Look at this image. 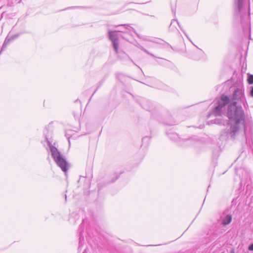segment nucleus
I'll use <instances>...</instances> for the list:
<instances>
[{
    "instance_id": "1a4fd4ad",
    "label": "nucleus",
    "mask_w": 253,
    "mask_h": 253,
    "mask_svg": "<svg viewBox=\"0 0 253 253\" xmlns=\"http://www.w3.org/2000/svg\"><path fill=\"white\" fill-rule=\"evenodd\" d=\"M169 137L173 141H177L179 138L178 135L175 133H169Z\"/></svg>"
},
{
    "instance_id": "4468645a",
    "label": "nucleus",
    "mask_w": 253,
    "mask_h": 253,
    "mask_svg": "<svg viewBox=\"0 0 253 253\" xmlns=\"http://www.w3.org/2000/svg\"><path fill=\"white\" fill-rule=\"evenodd\" d=\"M240 171H242V172H244V174H245V177L248 174L247 173L246 171H245L243 169H239V170H236V172L238 173V172H239Z\"/></svg>"
},
{
    "instance_id": "f8f14e48",
    "label": "nucleus",
    "mask_w": 253,
    "mask_h": 253,
    "mask_svg": "<svg viewBox=\"0 0 253 253\" xmlns=\"http://www.w3.org/2000/svg\"><path fill=\"white\" fill-rule=\"evenodd\" d=\"M161 61H159L158 60H157V62L159 63V64H165L166 62H167L168 61L167 60H166L165 59H163V58H161Z\"/></svg>"
},
{
    "instance_id": "ddd939ff",
    "label": "nucleus",
    "mask_w": 253,
    "mask_h": 253,
    "mask_svg": "<svg viewBox=\"0 0 253 253\" xmlns=\"http://www.w3.org/2000/svg\"><path fill=\"white\" fill-rule=\"evenodd\" d=\"M240 177H241V183L246 184V182L245 181V179L243 174L242 176L240 175Z\"/></svg>"
},
{
    "instance_id": "39448f33",
    "label": "nucleus",
    "mask_w": 253,
    "mask_h": 253,
    "mask_svg": "<svg viewBox=\"0 0 253 253\" xmlns=\"http://www.w3.org/2000/svg\"><path fill=\"white\" fill-rule=\"evenodd\" d=\"M230 102V98L226 95H222L216 104L217 105L214 108L212 113L215 116H221L225 110V106Z\"/></svg>"
},
{
    "instance_id": "aec40b11",
    "label": "nucleus",
    "mask_w": 253,
    "mask_h": 253,
    "mask_svg": "<svg viewBox=\"0 0 253 253\" xmlns=\"http://www.w3.org/2000/svg\"><path fill=\"white\" fill-rule=\"evenodd\" d=\"M81 238L80 237V243H79L80 244V243H81Z\"/></svg>"
},
{
    "instance_id": "dca6fc26",
    "label": "nucleus",
    "mask_w": 253,
    "mask_h": 253,
    "mask_svg": "<svg viewBox=\"0 0 253 253\" xmlns=\"http://www.w3.org/2000/svg\"><path fill=\"white\" fill-rule=\"evenodd\" d=\"M249 250L250 251H253V244L250 245L249 247Z\"/></svg>"
},
{
    "instance_id": "412c9836",
    "label": "nucleus",
    "mask_w": 253,
    "mask_h": 253,
    "mask_svg": "<svg viewBox=\"0 0 253 253\" xmlns=\"http://www.w3.org/2000/svg\"><path fill=\"white\" fill-rule=\"evenodd\" d=\"M184 34H185V35H186V37H187V38H188V36H187V35H186V34L185 33H184Z\"/></svg>"
},
{
    "instance_id": "2eb2a0df",
    "label": "nucleus",
    "mask_w": 253,
    "mask_h": 253,
    "mask_svg": "<svg viewBox=\"0 0 253 253\" xmlns=\"http://www.w3.org/2000/svg\"><path fill=\"white\" fill-rule=\"evenodd\" d=\"M250 94L252 97H253V86L251 87Z\"/></svg>"
},
{
    "instance_id": "9d476101",
    "label": "nucleus",
    "mask_w": 253,
    "mask_h": 253,
    "mask_svg": "<svg viewBox=\"0 0 253 253\" xmlns=\"http://www.w3.org/2000/svg\"><path fill=\"white\" fill-rule=\"evenodd\" d=\"M137 46L140 49H141L142 50H143V51H144L145 53H146L147 54L151 55L152 57H156V56H155L154 55H153V54L150 53L148 50H147L146 49H145L143 47H142V46H141L140 45H137Z\"/></svg>"
},
{
    "instance_id": "f03ea898",
    "label": "nucleus",
    "mask_w": 253,
    "mask_h": 253,
    "mask_svg": "<svg viewBox=\"0 0 253 253\" xmlns=\"http://www.w3.org/2000/svg\"><path fill=\"white\" fill-rule=\"evenodd\" d=\"M234 21L242 25L244 30H251L250 0H234Z\"/></svg>"
},
{
    "instance_id": "423d86ee",
    "label": "nucleus",
    "mask_w": 253,
    "mask_h": 253,
    "mask_svg": "<svg viewBox=\"0 0 253 253\" xmlns=\"http://www.w3.org/2000/svg\"><path fill=\"white\" fill-rule=\"evenodd\" d=\"M18 37L17 35H15L13 36H12L11 37H9L8 36L6 38L2 46L1 50L0 51V54L1 53V51L5 49L6 46L9 43V42L13 40L14 39H16Z\"/></svg>"
},
{
    "instance_id": "9b49d317",
    "label": "nucleus",
    "mask_w": 253,
    "mask_h": 253,
    "mask_svg": "<svg viewBox=\"0 0 253 253\" xmlns=\"http://www.w3.org/2000/svg\"><path fill=\"white\" fill-rule=\"evenodd\" d=\"M248 82L250 84H253V75H249L248 79Z\"/></svg>"
},
{
    "instance_id": "4be33fe9",
    "label": "nucleus",
    "mask_w": 253,
    "mask_h": 253,
    "mask_svg": "<svg viewBox=\"0 0 253 253\" xmlns=\"http://www.w3.org/2000/svg\"><path fill=\"white\" fill-rule=\"evenodd\" d=\"M65 199L66 200V198H67L66 195H65Z\"/></svg>"
},
{
    "instance_id": "f257e3e1",
    "label": "nucleus",
    "mask_w": 253,
    "mask_h": 253,
    "mask_svg": "<svg viewBox=\"0 0 253 253\" xmlns=\"http://www.w3.org/2000/svg\"><path fill=\"white\" fill-rule=\"evenodd\" d=\"M233 93L231 102L228 106L227 116L229 120L230 128L227 135L232 139L239 136L246 137L247 143L252 136L253 123L252 117L245 115L241 105H237V102H244L246 99L244 96V88L242 83L232 88Z\"/></svg>"
},
{
    "instance_id": "20e7f679",
    "label": "nucleus",
    "mask_w": 253,
    "mask_h": 253,
    "mask_svg": "<svg viewBox=\"0 0 253 253\" xmlns=\"http://www.w3.org/2000/svg\"><path fill=\"white\" fill-rule=\"evenodd\" d=\"M122 27L118 31H110L109 32V38L112 43V45L114 50L116 53L118 52V49L119 46V37H123L120 33H128L130 34L131 31H133L136 33L135 30L131 27L130 25L127 24L121 25L119 26Z\"/></svg>"
},
{
    "instance_id": "6ab92c4d",
    "label": "nucleus",
    "mask_w": 253,
    "mask_h": 253,
    "mask_svg": "<svg viewBox=\"0 0 253 253\" xmlns=\"http://www.w3.org/2000/svg\"><path fill=\"white\" fill-rule=\"evenodd\" d=\"M230 253H234V251L232 250Z\"/></svg>"
},
{
    "instance_id": "7ed1b4c3",
    "label": "nucleus",
    "mask_w": 253,
    "mask_h": 253,
    "mask_svg": "<svg viewBox=\"0 0 253 253\" xmlns=\"http://www.w3.org/2000/svg\"><path fill=\"white\" fill-rule=\"evenodd\" d=\"M47 130V128L46 127L43 131V133L45 135V139L49 147L52 157L54 159L57 166L61 168L62 171H64L65 174L66 175L67 171H68L70 166L69 164L66 161L64 157L61 154L58 149L52 145L51 142H50L48 140V136L45 132V131Z\"/></svg>"
},
{
    "instance_id": "a211bd4d",
    "label": "nucleus",
    "mask_w": 253,
    "mask_h": 253,
    "mask_svg": "<svg viewBox=\"0 0 253 253\" xmlns=\"http://www.w3.org/2000/svg\"><path fill=\"white\" fill-rule=\"evenodd\" d=\"M250 187V186L249 185V184H248V185H247V190H248V188H249Z\"/></svg>"
},
{
    "instance_id": "0eeeda50",
    "label": "nucleus",
    "mask_w": 253,
    "mask_h": 253,
    "mask_svg": "<svg viewBox=\"0 0 253 253\" xmlns=\"http://www.w3.org/2000/svg\"><path fill=\"white\" fill-rule=\"evenodd\" d=\"M232 220V217L231 215L228 214L225 218L222 219V224L224 225H228L230 223Z\"/></svg>"
},
{
    "instance_id": "6e6552de",
    "label": "nucleus",
    "mask_w": 253,
    "mask_h": 253,
    "mask_svg": "<svg viewBox=\"0 0 253 253\" xmlns=\"http://www.w3.org/2000/svg\"><path fill=\"white\" fill-rule=\"evenodd\" d=\"M178 24L179 23L176 20H172L169 27V30L174 31L175 29H176V25Z\"/></svg>"
},
{
    "instance_id": "f3484780",
    "label": "nucleus",
    "mask_w": 253,
    "mask_h": 253,
    "mask_svg": "<svg viewBox=\"0 0 253 253\" xmlns=\"http://www.w3.org/2000/svg\"><path fill=\"white\" fill-rule=\"evenodd\" d=\"M136 34L137 35L138 37H139L140 38L143 39V40H148L146 38H145V37H140L138 35H137L136 33Z\"/></svg>"
}]
</instances>
